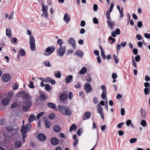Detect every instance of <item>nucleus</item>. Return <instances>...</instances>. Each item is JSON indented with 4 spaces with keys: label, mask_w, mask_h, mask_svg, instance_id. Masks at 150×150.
Instances as JSON below:
<instances>
[{
    "label": "nucleus",
    "mask_w": 150,
    "mask_h": 150,
    "mask_svg": "<svg viewBox=\"0 0 150 150\" xmlns=\"http://www.w3.org/2000/svg\"><path fill=\"white\" fill-rule=\"evenodd\" d=\"M58 110L63 115L70 116L71 114V112L69 108L64 105H59L58 106Z\"/></svg>",
    "instance_id": "f257e3e1"
},
{
    "label": "nucleus",
    "mask_w": 150,
    "mask_h": 150,
    "mask_svg": "<svg viewBox=\"0 0 150 150\" xmlns=\"http://www.w3.org/2000/svg\"><path fill=\"white\" fill-rule=\"evenodd\" d=\"M27 34L29 35H30L31 34V32L30 30H27ZM35 40L34 39L33 35H30L29 37V42L30 47L31 50L32 51H34L35 50L36 47L35 44Z\"/></svg>",
    "instance_id": "f03ea898"
},
{
    "label": "nucleus",
    "mask_w": 150,
    "mask_h": 150,
    "mask_svg": "<svg viewBox=\"0 0 150 150\" xmlns=\"http://www.w3.org/2000/svg\"><path fill=\"white\" fill-rule=\"evenodd\" d=\"M55 49V46H50L46 49L45 52L43 54L45 56H49L54 52Z\"/></svg>",
    "instance_id": "7ed1b4c3"
},
{
    "label": "nucleus",
    "mask_w": 150,
    "mask_h": 150,
    "mask_svg": "<svg viewBox=\"0 0 150 150\" xmlns=\"http://www.w3.org/2000/svg\"><path fill=\"white\" fill-rule=\"evenodd\" d=\"M24 104H25V105H24L22 107L23 110L25 112H28L29 109L31 107L32 103L30 101H24L23 102Z\"/></svg>",
    "instance_id": "20e7f679"
},
{
    "label": "nucleus",
    "mask_w": 150,
    "mask_h": 150,
    "mask_svg": "<svg viewBox=\"0 0 150 150\" xmlns=\"http://www.w3.org/2000/svg\"><path fill=\"white\" fill-rule=\"evenodd\" d=\"M66 49L65 46H60L59 49L57 50V54L58 56L62 57L65 52Z\"/></svg>",
    "instance_id": "39448f33"
},
{
    "label": "nucleus",
    "mask_w": 150,
    "mask_h": 150,
    "mask_svg": "<svg viewBox=\"0 0 150 150\" xmlns=\"http://www.w3.org/2000/svg\"><path fill=\"white\" fill-rule=\"evenodd\" d=\"M97 110L98 112L100 115L101 119L103 120L104 115L103 109L99 104L97 105Z\"/></svg>",
    "instance_id": "423d86ee"
},
{
    "label": "nucleus",
    "mask_w": 150,
    "mask_h": 150,
    "mask_svg": "<svg viewBox=\"0 0 150 150\" xmlns=\"http://www.w3.org/2000/svg\"><path fill=\"white\" fill-rule=\"evenodd\" d=\"M101 88L102 90L101 96L102 98L104 99L106 97L107 93L106 87L105 85H102L101 86Z\"/></svg>",
    "instance_id": "0eeeda50"
},
{
    "label": "nucleus",
    "mask_w": 150,
    "mask_h": 150,
    "mask_svg": "<svg viewBox=\"0 0 150 150\" xmlns=\"http://www.w3.org/2000/svg\"><path fill=\"white\" fill-rule=\"evenodd\" d=\"M11 79L10 75L6 73L3 75L2 77V79L4 82H7L9 81Z\"/></svg>",
    "instance_id": "6e6552de"
},
{
    "label": "nucleus",
    "mask_w": 150,
    "mask_h": 150,
    "mask_svg": "<svg viewBox=\"0 0 150 150\" xmlns=\"http://www.w3.org/2000/svg\"><path fill=\"white\" fill-rule=\"evenodd\" d=\"M84 89L86 90V92L87 94L90 92L92 90V87L89 83H87L84 85Z\"/></svg>",
    "instance_id": "1a4fd4ad"
},
{
    "label": "nucleus",
    "mask_w": 150,
    "mask_h": 150,
    "mask_svg": "<svg viewBox=\"0 0 150 150\" xmlns=\"http://www.w3.org/2000/svg\"><path fill=\"white\" fill-rule=\"evenodd\" d=\"M30 125L29 124L26 125L25 126H22L21 129L22 133H26L30 131Z\"/></svg>",
    "instance_id": "9d476101"
},
{
    "label": "nucleus",
    "mask_w": 150,
    "mask_h": 150,
    "mask_svg": "<svg viewBox=\"0 0 150 150\" xmlns=\"http://www.w3.org/2000/svg\"><path fill=\"white\" fill-rule=\"evenodd\" d=\"M107 23L108 26L110 30H113L115 26V23L111 20H107Z\"/></svg>",
    "instance_id": "9b49d317"
},
{
    "label": "nucleus",
    "mask_w": 150,
    "mask_h": 150,
    "mask_svg": "<svg viewBox=\"0 0 150 150\" xmlns=\"http://www.w3.org/2000/svg\"><path fill=\"white\" fill-rule=\"evenodd\" d=\"M69 44L71 45V46L73 48L76 49L75 41L74 39L72 38H70L68 41Z\"/></svg>",
    "instance_id": "f8f14e48"
},
{
    "label": "nucleus",
    "mask_w": 150,
    "mask_h": 150,
    "mask_svg": "<svg viewBox=\"0 0 150 150\" xmlns=\"http://www.w3.org/2000/svg\"><path fill=\"white\" fill-rule=\"evenodd\" d=\"M42 11L44 14V16L45 18H47L48 17L47 13V10L48 8V6H45L44 4H42Z\"/></svg>",
    "instance_id": "ddd939ff"
},
{
    "label": "nucleus",
    "mask_w": 150,
    "mask_h": 150,
    "mask_svg": "<svg viewBox=\"0 0 150 150\" xmlns=\"http://www.w3.org/2000/svg\"><path fill=\"white\" fill-rule=\"evenodd\" d=\"M20 94L23 98L26 99H28L31 98V96H29L25 91H21Z\"/></svg>",
    "instance_id": "4468645a"
},
{
    "label": "nucleus",
    "mask_w": 150,
    "mask_h": 150,
    "mask_svg": "<svg viewBox=\"0 0 150 150\" xmlns=\"http://www.w3.org/2000/svg\"><path fill=\"white\" fill-rule=\"evenodd\" d=\"M37 138L40 141H43L46 139V137L44 134L39 133L37 136Z\"/></svg>",
    "instance_id": "2eb2a0df"
},
{
    "label": "nucleus",
    "mask_w": 150,
    "mask_h": 150,
    "mask_svg": "<svg viewBox=\"0 0 150 150\" xmlns=\"http://www.w3.org/2000/svg\"><path fill=\"white\" fill-rule=\"evenodd\" d=\"M47 105L48 107L50 108L55 110L57 111L58 110L55 104L54 103L48 102L47 103Z\"/></svg>",
    "instance_id": "dca6fc26"
},
{
    "label": "nucleus",
    "mask_w": 150,
    "mask_h": 150,
    "mask_svg": "<svg viewBox=\"0 0 150 150\" xmlns=\"http://www.w3.org/2000/svg\"><path fill=\"white\" fill-rule=\"evenodd\" d=\"M67 92L64 91V93L60 95L59 98L60 100L64 101L67 98Z\"/></svg>",
    "instance_id": "f3484780"
},
{
    "label": "nucleus",
    "mask_w": 150,
    "mask_h": 150,
    "mask_svg": "<svg viewBox=\"0 0 150 150\" xmlns=\"http://www.w3.org/2000/svg\"><path fill=\"white\" fill-rule=\"evenodd\" d=\"M50 141L52 144L54 145H57L59 142V140L55 137H52Z\"/></svg>",
    "instance_id": "a211bd4d"
},
{
    "label": "nucleus",
    "mask_w": 150,
    "mask_h": 150,
    "mask_svg": "<svg viewBox=\"0 0 150 150\" xmlns=\"http://www.w3.org/2000/svg\"><path fill=\"white\" fill-rule=\"evenodd\" d=\"M70 19V17L69 16V14L67 13H66L63 18L64 21L66 23H68L69 22Z\"/></svg>",
    "instance_id": "6ab92c4d"
},
{
    "label": "nucleus",
    "mask_w": 150,
    "mask_h": 150,
    "mask_svg": "<svg viewBox=\"0 0 150 150\" xmlns=\"http://www.w3.org/2000/svg\"><path fill=\"white\" fill-rule=\"evenodd\" d=\"M91 116V113L89 111L86 112L84 114L83 119V120H85L89 118Z\"/></svg>",
    "instance_id": "aec40b11"
},
{
    "label": "nucleus",
    "mask_w": 150,
    "mask_h": 150,
    "mask_svg": "<svg viewBox=\"0 0 150 150\" xmlns=\"http://www.w3.org/2000/svg\"><path fill=\"white\" fill-rule=\"evenodd\" d=\"M73 76L72 75L67 76L65 78V80L66 83H70L73 80Z\"/></svg>",
    "instance_id": "412c9836"
},
{
    "label": "nucleus",
    "mask_w": 150,
    "mask_h": 150,
    "mask_svg": "<svg viewBox=\"0 0 150 150\" xmlns=\"http://www.w3.org/2000/svg\"><path fill=\"white\" fill-rule=\"evenodd\" d=\"M10 101L9 99L7 98L3 100L2 101V103L4 105H7L9 103Z\"/></svg>",
    "instance_id": "4be33fe9"
},
{
    "label": "nucleus",
    "mask_w": 150,
    "mask_h": 150,
    "mask_svg": "<svg viewBox=\"0 0 150 150\" xmlns=\"http://www.w3.org/2000/svg\"><path fill=\"white\" fill-rule=\"evenodd\" d=\"M14 145L16 148H19L21 146L22 142L21 141H17L15 142Z\"/></svg>",
    "instance_id": "5701e85b"
},
{
    "label": "nucleus",
    "mask_w": 150,
    "mask_h": 150,
    "mask_svg": "<svg viewBox=\"0 0 150 150\" xmlns=\"http://www.w3.org/2000/svg\"><path fill=\"white\" fill-rule=\"evenodd\" d=\"M35 117L33 114H31L30 115L28 118L29 122H31L35 120Z\"/></svg>",
    "instance_id": "b1692460"
},
{
    "label": "nucleus",
    "mask_w": 150,
    "mask_h": 150,
    "mask_svg": "<svg viewBox=\"0 0 150 150\" xmlns=\"http://www.w3.org/2000/svg\"><path fill=\"white\" fill-rule=\"evenodd\" d=\"M40 101H45L46 98V96L43 93H40Z\"/></svg>",
    "instance_id": "393cba45"
},
{
    "label": "nucleus",
    "mask_w": 150,
    "mask_h": 150,
    "mask_svg": "<svg viewBox=\"0 0 150 150\" xmlns=\"http://www.w3.org/2000/svg\"><path fill=\"white\" fill-rule=\"evenodd\" d=\"M83 52L82 51L79 50H78L74 54V55L76 54L77 55H78L79 57H81L83 55Z\"/></svg>",
    "instance_id": "a878e982"
},
{
    "label": "nucleus",
    "mask_w": 150,
    "mask_h": 150,
    "mask_svg": "<svg viewBox=\"0 0 150 150\" xmlns=\"http://www.w3.org/2000/svg\"><path fill=\"white\" fill-rule=\"evenodd\" d=\"M87 70L86 68L85 67H83L80 70L79 72L80 74H84L87 72Z\"/></svg>",
    "instance_id": "bb28decb"
},
{
    "label": "nucleus",
    "mask_w": 150,
    "mask_h": 150,
    "mask_svg": "<svg viewBox=\"0 0 150 150\" xmlns=\"http://www.w3.org/2000/svg\"><path fill=\"white\" fill-rule=\"evenodd\" d=\"M18 52L20 53V55L22 56H24L25 55V50L23 49H21L18 51Z\"/></svg>",
    "instance_id": "cd10ccee"
},
{
    "label": "nucleus",
    "mask_w": 150,
    "mask_h": 150,
    "mask_svg": "<svg viewBox=\"0 0 150 150\" xmlns=\"http://www.w3.org/2000/svg\"><path fill=\"white\" fill-rule=\"evenodd\" d=\"M77 129V127L75 124H73L70 127L69 129L70 132H71L73 130H76Z\"/></svg>",
    "instance_id": "c85d7f7f"
},
{
    "label": "nucleus",
    "mask_w": 150,
    "mask_h": 150,
    "mask_svg": "<svg viewBox=\"0 0 150 150\" xmlns=\"http://www.w3.org/2000/svg\"><path fill=\"white\" fill-rule=\"evenodd\" d=\"M53 129L55 132H59L60 130L61 127L59 125H56L53 127Z\"/></svg>",
    "instance_id": "c756f323"
},
{
    "label": "nucleus",
    "mask_w": 150,
    "mask_h": 150,
    "mask_svg": "<svg viewBox=\"0 0 150 150\" xmlns=\"http://www.w3.org/2000/svg\"><path fill=\"white\" fill-rule=\"evenodd\" d=\"M11 31L9 29H7L6 30V35L9 38H10L12 37V35L11 34Z\"/></svg>",
    "instance_id": "7c9ffc66"
},
{
    "label": "nucleus",
    "mask_w": 150,
    "mask_h": 150,
    "mask_svg": "<svg viewBox=\"0 0 150 150\" xmlns=\"http://www.w3.org/2000/svg\"><path fill=\"white\" fill-rule=\"evenodd\" d=\"M57 44L59 46V47L63 46H62V45L64 43L63 40L61 39H58L57 41Z\"/></svg>",
    "instance_id": "2f4dec72"
},
{
    "label": "nucleus",
    "mask_w": 150,
    "mask_h": 150,
    "mask_svg": "<svg viewBox=\"0 0 150 150\" xmlns=\"http://www.w3.org/2000/svg\"><path fill=\"white\" fill-rule=\"evenodd\" d=\"M141 112L142 116L144 118L146 116V114L145 110L142 108H141Z\"/></svg>",
    "instance_id": "473e14b6"
},
{
    "label": "nucleus",
    "mask_w": 150,
    "mask_h": 150,
    "mask_svg": "<svg viewBox=\"0 0 150 150\" xmlns=\"http://www.w3.org/2000/svg\"><path fill=\"white\" fill-rule=\"evenodd\" d=\"M150 91V86H149V88H145L144 89V92L146 96L148 94V95L149 94V93Z\"/></svg>",
    "instance_id": "72a5a7b5"
},
{
    "label": "nucleus",
    "mask_w": 150,
    "mask_h": 150,
    "mask_svg": "<svg viewBox=\"0 0 150 150\" xmlns=\"http://www.w3.org/2000/svg\"><path fill=\"white\" fill-rule=\"evenodd\" d=\"M48 118L51 120H53L56 117L55 114L54 113H51L48 115Z\"/></svg>",
    "instance_id": "f704fd0d"
},
{
    "label": "nucleus",
    "mask_w": 150,
    "mask_h": 150,
    "mask_svg": "<svg viewBox=\"0 0 150 150\" xmlns=\"http://www.w3.org/2000/svg\"><path fill=\"white\" fill-rule=\"evenodd\" d=\"M45 124L46 127L47 128H49L50 127L51 124L50 121L47 120L45 122Z\"/></svg>",
    "instance_id": "c9c22d12"
},
{
    "label": "nucleus",
    "mask_w": 150,
    "mask_h": 150,
    "mask_svg": "<svg viewBox=\"0 0 150 150\" xmlns=\"http://www.w3.org/2000/svg\"><path fill=\"white\" fill-rule=\"evenodd\" d=\"M54 75L56 78H60L61 77V74L59 71H58L56 73H54Z\"/></svg>",
    "instance_id": "e433bc0d"
},
{
    "label": "nucleus",
    "mask_w": 150,
    "mask_h": 150,
    "mask_svg": "<svg viewBox=\"0 0 150 150\" xmlns=\"http://www.w3.org/2000/svg\"><path fill=\"white\" fill-rule=\"evenodd\" d=\"M44 65L46 67H50L51 66L50 62L48 61H45L44 62Z\"/></svg>",
    "instance_id": "4c0bfd02"
},
{
    "label": "nucleus",
    "mask_w": 150,
    "mask_h": 150,
    "mask_svg": "<svg viewBox=\"0 0 150 150\" xmlns=\"http://www.w3.org/2000/svg\"><path fill=\"white\" fill-rule=\"evenodd\" d=\"M45 113V112H41L36 115V118L38 120H39L40 117L42 116Z\"/></svg>",
    "instance_id": "58836bf2"
},
{
    "label": "nucleus",
    "mask_w": 150,
    "mask_h": 150,
    "mask_svg": "<svg viewBox=\"0 0 150 150\" xmlns=\"http://www.w3.org/2000/svg\"><path fill=\"white\" fill-rule=\"evenodd\" d=\"M45 89L48 91H50L51 89L50 85L48 84H45Z\"/></svg>",
    "instance_id": "ea45409f"
},
{
    "label": "nucleus",
    "mask_w": 150,
    "mask_h": 150,
    "mask_svg": "<svg viewBox=\"0 0 150 150\" xmlns=\"http://www.w3.org/2000/svg\"><path fill=\"white\" fill-rule=\"evenodd\" d=\"M18 86V83H14L12 85L13 88L14 90L17 89Z\"/></svg>",
    "instance_id": "a19ab883"
},
{
    "label": "nucleus",
    "mask_w": 150,
    "mask_h": 150,
    "mask_svg": "<svg viewBox=\"0 0 150 150\" xmlns=\"http://www.w3.org/2000/svg\"><path fill=\"white\" fill-rule=\"evenodd\" d=\"M18 103L16 102H14L12 103L11 105V108H14L16 106H18Z\"/></svg>",
    "instance_id": "79ce46f5"
},
{
    "label": "nucleus",
    "mask_w": 150,
    "mask_h": 150,
    "mask_svg": "<svg viewBox=\"0 0 150 150\" xmlns=\"http://www.w3.org/2000/svg\"><path fill=\"white\" fill-rule=\"evenodd\" d=\"M7 129L8 132H12L13 131L14 128L10 126L7 127Z\"/></svg>",
    "instance_id": "37998d69"
},
{
    "label": "nucleus",
    "mask_w": 150,
    "mask_h": 150,
    "mask_svg": "<svg viewBox=\"0 0 150 150\" xmlns=\"http://www.w3.org/2000/svg\"><path fill=\"white\" fill-rule=\"evenodd\" d=\"M137 140V139L136 138H133L129 140V142L130 143L133 144L135 143Z\"/></svg>",
    "instance_id": "c03bdc74"
},
{
    "label": "nucleus",
    "mask_w": 150,
    "mask_h": 150,
    "mask_svg": "<svg viewBox=\"0 0 150 150\" xmlns=\"http://www.w3.org/2000/svg\"><path fill=\"white\" fill-rule=\"evenodd\" d=\"M29 83L30 84L28 86L30 88H34V86L33 81H30Z\"/></svg>",
    "instance_id": "a18cd8bd"
},
{
    "label": "nucleus",
    "mask_w": 150,
    "mask_h": 150,
    "mask_svg": "<svg viewBox=\"0 0 150 150\" xmlns=\"http://www.w3.org/2000/svg\"><path fill=\"white\" fill-rule=\"evenodd\" d=\"M140 124L143 127H145L146 125V123L145 120H143L141 121Z\"/></svg>",
    "instance_id": "49530a36"
},
{
    "label": "nucleus",
    "mask_w": 150,
    "mask_h": 150,
    "mask_svg": "<svg viewBox=\"0 0 150 150\" xmlns=\"http://www.w3.org/2000/svg\"><path fill=\"white\" fill-rule=\"evenodd\" d=\"M114 3H113V2L110 5V7L109 8V12L110 13L112 11V10L114 7Z\"/></svg>",
    "instance_id": "de8ad7c7"
},
{
    "label": "nucleus",
    "mask_w": 150,
    "mask_h": 150,
    "mask_svg": "<svg viewBox=\"0 0 150 150\" xmlns=\"http://www.w3.org/2000/svg\"><path fill=\"white\" fill-rule=\"evenodd\" d=\"M143 24L141 21H139L137 23V26L138 27L140 28L142 26Z\"/></svg>",
    "instance_id": "09e8293b"
},
{
    "label": "nucleus",
    "mask_w": 150,
    "mask_h": 150,
    "mask_svg": "<svg viewBox=\"0 0 150 150\" xmlns=\"http://www.w3.org/2000/svg\"><path fill=\"white\" fill-rule=\"evenodd\" d=\"M114 59L116 63H118L119 61V59L115 54L114 55Z\"/></svg>",
    "instance_id": "8fccbe9b"
},
{
    "label": "nucleus",
    "mask_w": 150,
    "mask_h": 150,
    "mask_svg": "<svg viewBox=\"0 0 150 150\" xmlns=\"http://www.w3.org/2000/svg\"><path fill=\"white\" fill-rule=\"evenodd\" d=\"M106 16L108 20H111L110 13H109L108 11H107Z\"/></svg>",
    "instance_id": "3c124183"
},
{
    "label": "nucleus",
    "mask_w": 150,
    "mask_h": 150,
    "mask_svg": "<svg viewBox=\"0 0 150 150\" xmlns=\"http://www.w3.org/2000/svg\"><path fill=\"white\" fill-rule=\"evenodd\" d=\"M140 59V57L139 55H137L135 57V60L137 62H138Z\"/></svg>",
    "instance_id": "603ef678"
},
{
    "label": "nucleus",
    "mask_w": 150,
    "mask_h": 150,
    "mask_svg": "<svg viewBox=\"0 0 150 150\" xmlns=\"http://www.w3.org/2000/svg\"><path fill=\"white\" fill-rule=\"evenodd\" d=\"M132 64L133 66L136 68H137V64L136 62L135 61V60L133 59H132Z\"/></svg>",
    "instance_id": "864d4df0"
},
{
    "label": "nucleus",
    "mask_w": 150,
    "mask_h": 150,
    "mask_svg": "<svg viewBox=\"0 0 150 150\" xmlns=\"http://www.w3.org/2000/svg\"><path fill=\"white\" fill-rule=\"evenodd\" d=\"M101 54L102 57V58L103 59H106V56L105 54L104 51L101 52Z\"/></svg>",
    "instance_id": "5fc2aeb1"
},
{
    "label": "nucleus",
    "mask_w": 150,
    "mask_h": 150,
    "mask_svg": "<svg viewBox=\"0 0 150 150\" xmlns=\"http://www.w3.org/2000/svg\"><path fill=\"white\" fill-rule=\"evenodd\" d=\"M124 122H121L117 125V127L119 128H122V126L124 125Z\"/></svg>",
    "instance_id": "6e6d98bb"
},
{
    "label": "nucleus",
    "mask_w": 150,
    "mask_h": 150,
    "mask_svg": "<svg viewBox=\"0 0 150 150\" xmlns=\"http://www.w3.org/2000/svg\"><path fill=\"white\" fill-rule=\"evenodd\" d=\"M73 94L71 92H69L68 96V98L70 100H71L72 99Z\"/></svg>",
    "instance_id": "4d7b16f0"
},
{
    "label": "nucleus",
    "mask_w": 150,
    "mask_h": 150,
    "mask_svg": "<svg viewBox=\"0 0 150 150\" xmlns=\"http://www.w3.org/2000/svg\"><path fill=\"white\" fill-rule=\"evenodd\" d=\"M98 9V5L97 4H95L93 6V10L94 11H96Z\"/></svg>",
    "instance_id": "13d9d810"
},
{
    "label": "nucleus",
    "mask_w": 150,
    "mask_h": 150,
    "mask_svg": "<svg viewBox=\"0 0 150 150\" xmlns=\"http://www.w3.org/2000/svg\"><path fill=\"white\" fill-rule=\"evenodd\" d=\"M121 48V45L119 44H118L117 45V53H118V52H119Z\"/></svg>",
    "instance_id": "bf43d9fd"
},
{
    "label": "nucleus",
    "mask_w": 150,
    "mask_h": 150,
    "mask_svg": "<svg viewBox=\"0 0 150 150\" xmlns=\"http://www.w3.org/2000/svg\"><path fill=\"white\" fill-rule=\"evenodd\" d=\"M109 40L112 41L110 42L111 44H112L115 41V39L113 38H112L111 36H110L109 37Z\"/></svg>",
    "instance_id": "052dcab7"
},
{
    "label": "nucleus",
    "mask_w": 150,
    "mask_h": 150,
    "mask_svg": "<svg viewBox=\"0 0 150 150\" xmlns=\"http://www.w3.org/2000/svg\"><path fill=\"white\" fill-rule=\"evenodd\" d=\"M77 134L79 136H80L82 134V132L81 131V129H78L77 132Z\"/></svg>",
    "instance_id": "680f3d73"
},
{
    "label": "nucleus",
    "mask_w": 150,
    "mask_h": 150,
    "mask_svg": "<svg viewBox=\"0 0 150 150\" xmlns=\"http://www.w3.org/2000/svg\"><path fill=\"white\" fill-rule=\"evenodd\" d=\"M93 102L95 104H97L98 103V99L97 97H95L94 98Z\"/></svg>",
    "instance_id": "e2e57ef3"
},
{
    "label": "nucleus",
    "mask_w": 150,
    "mask_h": 150,
    "mask_svg": "<svg viewBox=\"0 0 150 150\" xmlns=\"http://www.w3.org/2000/svg\"><path fill=\"white\" fill-rule=\"evenodd\" d=\"M78 143V140L77 139H76L74 141L73 144V146L74 147H75V146Z\"/></svg>",
    "instance_id": "0e129e2a"
},
{
    "label": "nucleus",
    "mask_w": 150,
    "mask_h": 150,
    "mask_svg": "<svg viewBox=\"0 0 150 150\" xmlns=\"http://www.w3.org/2000/svg\"><path fill=\"white\" fill-rule=\"evenodd\" d=\"M118 134L119 136H122L124 134V133L123 131L121 130H119L118 131Z\"/></svg>",
    "instance_id": "69168bd1"
},
{
    "label": "nucleus",
    "mask_w": 150,
    "mask_h": 150,
    "mask_svg": "<svg viewBox=\"0 0 150 150\" xmlns=\"http://www.w3.org/2000/svg\"><path fill=\"white\" fill-rule=\"evenodd\" d=\"M133 53L135 55H137L138 54V50L136 48H134L133 50L132 51Z\"/></svg>",
    "instance_id": "338daca9"
},
{
    "label": "nucleus",
    "mask_w": 150,
    "mask_h": 150,
    "mask_svg": "<svg viewBox=\"0 0 150 150\" xmlns=\"http://www.w3.org/2000/svg\"><path fill=\"white\" fill-rule=\"evenodd\" d=\"M144 36L146 38L149 39L150 38V34L145 33L144 34Z\"/></svg>",
    "instance_id": "774afa93"
}]
</instances>
